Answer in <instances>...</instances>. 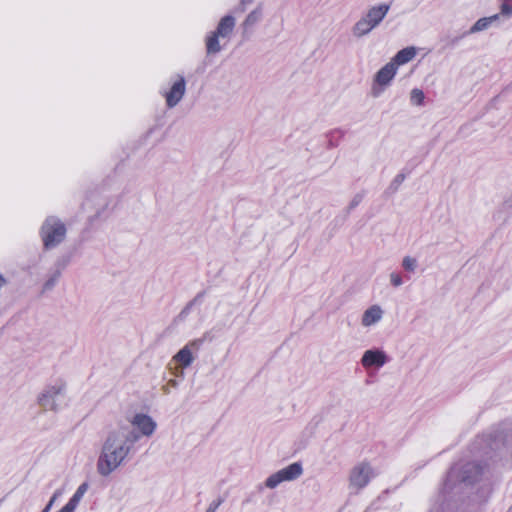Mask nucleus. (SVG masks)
I'll return each instance as SVG.
<instances>
[{"label":"nucleus","mask_w":512,"mask_h":512,"mask_svg":"<svg viewBox=\"0 0 512 512\" xmlns=\"http://www.w3.org/2000/svg\"><path fill=\"white\" fill-rule=\"evenodd\" d=\"M139 439L138 431L130 426H119L110 431L97 460V472L103 477L109 476L126 461Z\"/></svg>","instance_id":"obj_1"},{"label":"nucleus","mask_w":512,"mask_h":512,"mask_svg":"<svg viewBox=\"0 0 512 512\" xmlns=\"http://www.w3.org/2000/svg\"><path fill=\"white\" fill-rule=\"evenodd\" d=\"M66 232V226L59 218L47 217L40 229L44 248L50 250L60 245L66 237Z\"/></svg>","instance_id":"obj_2"},{"label":"nucleus","mask_w":512,"mask_h":512,"mask_svg":"<svg viewBox=\"0 0 512 512\" xmlns=\"http://www.w3.org/2000/svg\"><path fill=\"white\" fill-rule=\"evenodd\" d=\"M482 473V468L476 462H467L461 467H453L448 475L444 484L445 492H450L454 484L459 481L464 484H473L476 482Z\"/></svg>","instance_id":"obj_3"},{"label":"nucleus","mask_w":512,"mask_h":512,"mask_svg":"<svg viewBox=\"0 0 512 512\" xmlns=\"http://www.w3.org/2000/svg\"><path fill=\"white\" fill-rule=\"evenodd\" d=\"M39 405L49 411H58L67 404L66 384L58 381L47 386L38 397Z\"/></svg>","instance_id":"obj_4"},{"label":"nucleus","mask_w":512,"mask_h":512,"mask_svg":"<svg viewBox=\"0 0 512 512\" xmlns=\"http://www.w3.org/2000/svg\"><path fill=\"white\" fill-rule=\"evenodd\" d=\"M302 474V464L299 462H294L288 465L287 467L282 468L279 471L271 474L265 480V486L269 489H274L284 481H293L298 479Z\"/></svg>","instance_id":"obj_5"},{"label":"nucleus","mask_w":512,"mask_h":512,"mask_svg":"<svg viewBox=\"0 0 512 512\" xmlns=\"http://www.w3.org/2000/svg\"><path fill=\"white\" fill-rule=\"evenodd\" d=\"M373 476V470L368 463H360L355 466L350 473L349 482L350 487L356 491L364 488Z\"/></svg>","instance_id":"obj_6"},{"label":"nucleus","mask_w":512,"mask_h":512,"mask_svg":"<svg viewBox=\"0 0 512 512\" xmlns=\"http://www.w3.org/2000/svg\"><path fill=\"white\" fill-rule=\"evenodd\" d=\"M186 92V81L181 75L173 82L171 88L164 93L166 105L173 108L179 104Z\"/></svg>","instance_id":"obj_7"},{"label":"nucleus","mask_w":512,"mask_h":512,"mask_svg":"<svg viewBox=\"0 0 512 512\" xmlns=\"http://www.w3.org/2000/svg\"><path fill=\"white\" fill-rule=\"evenodd\" d=\"M130 424L139 430V435L150 437L156 430L157 424L147 414L137 413L130 420Z\"/></svg>","instance_id":"obj_8"},{"label":"nucleus","mask_w":512,"mask_h":512,"mask_svg":"<svg viewBox=\"0 0 512 512\" xmlns=\"http://www.w3.org/2000/svg\"><path fill=\"white\" fill-rule=\"evenodd\" d=\"M387 362V355L380 349L366 350L361 358V364L364 368L382 367Z\"/></svg>","instance_id":"obj_9"},{"label":"nucleus","mask_w":512,"mask_h":512,"mask_svg":"<svg viewBox=\"0 0 512 512\" xmlns=\"http://www.w3.org/2000/svg\"><path fill=\"white\" fill-rule=\"evenodd\" d=\"M498 19H499V14H494V15L489 16V17H483V18L478 19L471 26V28L468 31L463 33L462 36L457 37L454 40H452V43L455 44L459 39H461V38H463V37H465V36H467L469 34L478 33V32H481V31H484V30L488 29Z\"/></svg>","instance_id":"obj_10"},{"label":"nucleus","mask_w":512,"mask_h":512,"mask_svg":"<svg viewBox=\"0 0 512 512\" xmlns=\"http://www.w3.org/2000/svg\"><path fill=\"white\" fill-rule=\"evenodd\" d=\"M389 10H390V5L383 3V4L372 6L371 8H369V10L367 11V13L364 16L376 28L382 22V20L385 18V16L389 12Z\"/></svg>","instance_id":"obj_11"},{"label":"nucleus","mask_w":512,"mask_h":512,"mask_svg":"<svg viewBox=\"0 0 512 512\" xmlns=\"http://www.w3.org/2000/svg\"><path fill=\"white\" fill-rule=\"evenodd\" d=\"M397 69L392 61L388 62L376 73L374 81L381 86H387L396 75Z\"/></svg>","instance_id":"obj_12"},{"label":"nucleus","mask_w":512,"mask_h":512,"mask_svg":"<svg viewBox=\"0 0 512 512\" xmlns=\"http://www.w3.org/2000/svg\"><path fill=\"white\" fill-rule=\"evenodd\" d=\"M383 317V310L379 305H372L364 311L361 324L364 327H370L378 323Z\"/></svg>","instance_id":"obj_13"},{"label":"nucleus","mask_w":512,"mask_h":512,"mask_svg":"<svg viewBox=\"0 0 512 512\" xmlns=\"http://www.w3.org/2000/svg\"><path fill=\"white\" fill-rule=\"evenodd\" d=\"M236 20L232 15L222 17L214 30L221 38H229L235 28Z\"/></svg>","instance_id":"obj_14"},{"label":"nucleus","mask_w":512,"mask_h":512,"mask_svg":"<svg viewBox=\"0 0 512 512\" xmlns=\"http://www.w3.org/2000/svg\"><path fill=\"white\" fill-rule=\"evenodd\" d=\"M416 53L415 47H406L398 51L391 61L398 67L412 61L416 56Z\"/></svg>","instance_id":"obj_15"},{"label":"nucleus","mask_w":512,"mask_h":512,"mask_svg":"<svg viewBox=\"0 0 512 512\" xmlns=\"http://www.w3.org/2000/svg\"><path fill=\"white\" fill-rule=\"evenodd\" d=\"M220 35L215 31L210 32L205 38V46L207 55H215L221 52L222 46L220 45Z\"/></svg>","instance_id":"obj_16"},{"label":"nucleus","mask_w":512,"mask_h":512,"mask_svg":"<svg viewBox=\"0 0 512 512\" xmlns=\"http://www.w3.org/2000/svg\"><path fill=\"white\" fill-rule=\"evenodd\" d=\"M374 25H372L365 16L361 17L353 26L352 33L356 38H361L367 34H369L373 29Z\"/></svg>","instance_id":"obj_17"},{"label":"nucleus","mask_w":512,"mask_h":512,"mask_svg":"<svg viewBox=\"0 0 512 512\" xmlns=\"http://www.w3.org/2000/svg\"><path fill=\"white\" fill-rule=\"evenodd\" d=\"M88 483L84 482L82 483L74 493V495L70 498V500L67 502V504L64 506L65 508L69 509V511L74 512L77 508L79 502L83 498L84 494L88 490Z\"/></svg>","instance_id":"obj_18"},{"label":"nucleus","mask_w":512,"mask_h":512,"mask_svg":"<svg viewBox=\"0 0 512 512\" xmlns=\"http://www.w3.org/2000/svg\"><path fill=\"white\" fill-rule=\"evenodd\" d=\"M262 16V4H258V6L254 10H252L243 21L242 26L244 30H247L253 27L255 24H257L262 19Z\"/></svg>","instance_id":"obj_19"},{"label":"nucleus","mask_w":512,"mask_h":512,"mask_svg":"<svg viewBox=\"0 0 512 512\" xmlns=\"http://www.w3.org/2000/svg\"><path fill=\"white\" fill-rule=\"evenodd\" d=\"M194 359H195L194 355L188 349H186L185 347L180 349L173 356V360L175 362L179 363L182 368L189 367L193 363Z\"/></svg>","instance_id":"obj_20"},{"label":"nucleus","mask_w":512,"mask_h":512,"mask_svg":"<svg viewBox=\"0 0 512 512\" xmlns=\"http://www.w3.org/2000/svg\"><path fill=\"white\" fill-rule=\"evenodd\" d=\"M496 440H499L502 442V445L506 447L507 449L512 448V426L507 429L506 431H500L495 436Z\"/></svg>","instance_id":"obj_21"},{"label":"nucleus","mask_w":512,"mask_h":512,"mask_svg":"<svg viewBox=\"0 0 512 512\" xmlns=\"http://www.w3.org/2000/svg\"><path fill=\"white\" fill-rule=\"evenodd\" d=\"M417 266H418V262L415 258L411 257V256H405L402 260V267L404 270L408 271V272H415V270L417 269Z\"/></svg>","instance_id":"obj_22"},{"label":"nucleus","mask_w":512,"mask_h":512,"mask_svg":"<svg viewBox=\"0 0 512 512\" xmlns=\"http://www.w3.org/2000/svg\"><path fill=\"white\" fill-rule=\"evenodd\" d=\"M405 178L406 176L403 173L396 175L395 178L391 181L388 187V191H390L391 193H395L396 191H398L399 187L404 182Z\"/></svg>","instance_id":"obj_23"},{"label":"nucleus","mask_w":512,"mask_h":512,"mask_svg":"<svg viewBox=\"0 0 512 512\" xmlns=\"http://www.w3.org/2000/svg\"><path fill=\"white\" fill-rule=\"evenodd\" d=\"M204 343V338L194 339L189 341L184 347L188 349L192 354L196 353L200 350Z\"/></svg>","instance_id":"obj_24"},{"label":"nucleus","mask_w":512,"mask_h":512,"mask_svg":"<svg viewBox=\"0 0 512 512\" xmlns=\"http://www.w3.org/2000/svg\"><path fill=\"white\" fill-rule=\"evenodd\" d=\"M410 99H411V102H412L413 104H415V105H421V104H422V102H423V100H424V93H423V91H422V90H420V89H417V88L413 89V90L411 91V97H410Z\"/></svg>","instance_id":"obj_25"},{"label":"nucleus","mask_w":512,"mask_h":512,"mask_svg":"<svg viewBox=\"0 0 512 512\" xmlns=\"http://www.w3.org/2000/svg\"><path fill=\"white\" fill-rule=\"evenodd\" d=\"M363 198H364V193L355 194L347 207L348 212H350L351 210L356 208L362 202Z\"/></svg>","instance_id":"obj_26"},{"label":"nucleus","mask_w":512,"mask_h":512,"mask_svg":"<svg viewBox=\"0 0 512 512\" xmlns=\"http://www.w3.org/2000/svg\"><path fill=\"white\" fill-rule=\"evenodd\" d=\"M69 262H70L69 256H62L56 260L54 267L59 269V271H63L68 266Z\"/></svg>","instance_id":"obj_27"},{"label":"nucleus","mask_w":512,"mask_h":512,"mask_svg":"<svg viewBox=\"0 0 512 512\" xmlns=\"http://www.w3.org/2000/svg\"><path fill=\"white\" fill-rule=\"evenodd\" d=\"M500 15L510 18L512 16V6L509 3L502 2L500 6Z\"/></svg>","instance_id":"obj_28"},{"label":"nucleus","mask_w":512,"mask_h":512,"mask_svg":"<svg viewBox=\"0 0 512 512\" xmlns=\"http://www.w3.org/2000/svg\"><path fill=\"white\" fill-rule=\"evenodd\" d=\"M390 282L394 287H399L403 284L402 277L399 273L392 272L390 274Z\"/></svg>","instance_id":"obj_29"},{"label":"nucleus","mask_w":512,"mask_h":512,"mask_svg":"<svg viewBox=\"0 0 512 512\" xmlns=\"http://www.w3.org/2000/svg\"><path fill=\"white\" fill-rule=\"evenodd\" d=\"M223 501H224V499L221 497L212 501L205 512H216V510L223 503Z\"/></svg>","instance_id":"obj_30"},{"label":"nucleus","mask_w":512,"mask_h":512,"mask_svg":"<svg viewBox=\"0 0 512 512\" xmlns=\"http://www.w3.org/2000/svg\"><path fill=\"white\" fill-rule=\"evenodd\" d=\"M179 385V382L176 379H170L167 383V385L162 387V390L165 394L170 393V388H177Z\"/></svg>","instance_id":"obj_31"},{"label":"nucleus","mask_w":512,"mask_h":512,"mask_svg":"<svg viewBox=\"0 0 512 512\" xmlns=\"http://www.w3.org/2000/svg\"><path fill=\"white\" fill-rule=\"evenodd\" d=\"M60 495V491H56L53 496L51 497V499L49 500V502L47 503V505L45 506V508L42 510V512H49L54 504V502L56 501L57 497Z\"/></svg>","instance_id":"obj_32"},{"label":"nucleus","mask_w":512,"mask_h":512,"mask_svg":"<svg viewBox=\"0 0 512 512\" xmlns=\"http://www.w3.org/2000/svg\"><path fill=\"white\" fill-rule=\"evenodd\" d=\"M253 2L254 0H240L239 4L236 7V11L244 12L246 10V7L252 4Z\"/></svg>","instance_id":"obj_33"},{"label":"nucleus","mask_w":512,"mask_h":512,"mask_svg":"<svg viewBox=\"0 0 512 512\" xmlns=\"http://www.w3.org/2000/svg\"><path fill=\"white\" fill-rule=\"evenodd\" d=\"M57 283L56 278H53L52 276L44 283V290H51L55 284Z\"/></svg>","instance_id":"obj_34"},{"label":"nucleus","mask_w":512,"mask_h":512,"mask_svg":"<svg viewBox=\"0 0 512 512\" xmlns=\"http://www.w3.org/2000/svg\"><path fill=\"white\" fill-rule=\"evenodd\" d=\"M62 271H59V269L55 268V271L53 272V274L51 275L53 278H56V281H58L60 275H61Z\"/></svg>","instance_id":"obj_35"},{"label":"nucleus","mask_w":512,"mask_h":512,"mask_svg":"<svg viewBox=\"0 0 512 512\" xmlns=\"http://www.w3.org/2000/svg\"><path fill=\"white\" fill-rule=\"evenodd\" d=\"M6 285V279L0 274V289Z\"/></svg>","instance_id":"obj_36"},{"label":"nucleus","mask_w":512,"mask_h":512,"mask_svg":"<svg viewBox=\"0 0 512 512\" xmlns=\"http://www.w3.org/2000/svg\"><path fill=\"white\" fill-rule=\"evenodd\" d=\"M58 512H71L69 509L62 507Z\"/></svg>","instance_id":"obj_37"},{"label":"nucleus","mask_w":512,"mask_h":512,"mask_svg":"<svg viewBox=\"0 0 512 512\" xmlns=\"http://www.w3.org/2000/svg\"><path fill=\"white\" fill-rule=\"evenodd\" d=\"M58 512H71L69 509L62 507Z\"/></svg>","instance_id":"obj_38"},{"label":"nucleus","mask_w":512,"mask_h":512,"mask_svg":"<svg viewBox=\"0 0 512 512\" xmlns=\"http://www.w3.org/2000/svg\"><path fill=\"white\" fill-rule=\"evenodd\" d=\"M201 296H202V293L198 294V295L196 296V298L194 299V301H197Z\"/></svg>","instance_id":"obj_39"},{"label":"nucleus","mask_w":512,"mask_h":512,"mask_svg":"<svg viewBox=\"0 0 512 512\" xmlns=\"http://www.w3.org/2000/svg\"><path fill=\"white\" fill-rule=\"evenodd\" d=\"M502 2H506V3H509L512 2V0H501Z\"/></svg>","instance_id":"obj_40"}]
</instances>
